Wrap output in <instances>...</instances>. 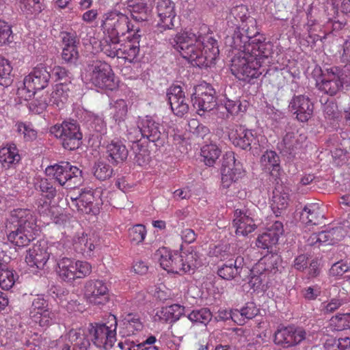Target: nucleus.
<instances>
[{
	"mask_svg": "<svg viewBox=\"0 0 350 350\" xmlns=\"http://www.w3.org/2000/svg\"><path fill=\"white\" fill-rule=\"evenodd\" d=\"M170 42L183 58L199 67L211 66L219 54L217 42L210 33L197 36L183 31L171 38Z\"/></svg>",
	"mask_w": 350,
	"mask_h": 350,
	"instance_id": "nucleus-1",
	"label": "nucleus"
},
{
	"mask_svg": "<svg viewBox=\"0 0 350 350\" xmlns=\"http://www.w3.org/2000/svg\"><path fill=\"white\" fill-rule=\"evenodd\" d=\"M154 256L164 270L178 275L193 272L202 263L200 254L191 247L180 251L161 247L157 250Z\"/></svg>",
	"mask_w": 350,
	"mask_h": 350,
	"instance_id": "nucleus-2",
	"label": "nucleus"
},
{
	"mask_svg": "<svg viewBox=\"0 0 350 350\" xmlns=\"http://www.w3.org/2000/svg\"><path fill=\"white\" fill-rule=\"evenodd\" d=\"M236 49L239 52L232 59V73L239 80L243 81L258 77L262 74L260 68L269 56L260 55L252 44Z\"/></svg>",
	"mask_w": 350,
	"mask_h": 350,
	"instance_id": "nucleus-3",
	"label": "nucleus"
},
{
	"mask_svg": "<svg viewBox=\"0 0 350 350\" xmlns=\"http://www.w3.org/2000/svg\"><path fill=\"white\" fill-rule=\"evenodd\" d=\"M10 224L16 227L8 234V239L18 247L27 245L35 239L39 231L33 212L27 208H16L10 213Z\"/></svg>",
	"mask_w": 350,
	"mask_h": 350,
	"instance_id": "nucleus-4",
	"label": "nucleus"
},
{
	"mask_svg": "<svg viewBox=\"0 0 350 350\" xmlns=\"http://www.w3.org/2000/svg\"><path fill=\"white\" fill-rule=\"evenodd\" d=\"M342 59L349 64L342 69L338 67L327 69L321 80L317 83L319 90L327 94L334 95L342 88H350V38L345 43Z\"/></svg>",
	"mask_w": 350,
	"mask_h": 350,
	"instance_id": "nucleus-5",
	"label": "nucleus"
},
{
	"mask_svg": "<svg viewBox=\"0 0 350 350\" xmlns=\"http://www.w3.org/2000/svg\"><path fill=\"white\" fill-rule=\"evenodd\" d=\"M232 40L234 49H242L252 44L260 55L269 56L270 54L271 44L265 42L263 35L258 33L256 21L252 17L239 25L234 31Z\"/></svg>",
	"mask_w": 350,
	"mask_h": 350,
	"instance_id": "nucleus-6",
	"label": "nucleus"
},
{
	"mask_svg": "<svg viewBox=\"0 0 350 350\" xmlns=\"http://www.w3.org/2000/svg\"><path fill=\"white\" fill-rule=\"evenodd\" d=\"M245 175L240 162L235 159L233 152H227L223 157L221 167V189L226 194L233 196L239 190L238 182Z\"/></svg>",
	"mask_w": 350,
	"mask_h": 350,
	"instance_id": "nucleus-7",
	"label": "nucleus"
},
{
	"mask_svg": "<svg viewBox=\"0 0 350 350\" xmlns=\"http://www.w3.org/2000/svg\"><path fill=\"white\" fill-rule=\"evenodd\" d=\"M100 27L105 36L113 38L139 31V28L132 24L126 14L116 10L109 11L103 15Z\"/></svg>",
	"mask_w": 350,
	"mask_h": 350,
	"instance_id": "nucleus-8",
	"label": "nucleus"
},
{
	"mask_svg": "<svg viewBox=\"0 0 350 350\" xmlns=\"http://www.w3.org/2000/svg\"><path fill=\"white\" fill-rule=\"evenodd\" d=\"M231 142L243 150L250 149L253 154H258L267 143L265 135L258 134L255 131L250 130L243 126H233L228 133Z\"/></svg>",
	"mask_w": 350,
	"mask_h": 350,
	"instance_id": "nucleus-9",
	"label": "nucleus"
},
{
	"mask_svg": "<svg viewBox=\"0 0 350 350\" xmlns=\"http://www.w3.org/2000/svg\"><path fill=\"white\" fill-rule=\"evenodd\" d=\"M109 325L90 323L85 328V337L90 338L93 343L99 348L105 349L112 347L116 340L117 321L115 316L109 317Z\"/></svg>",
	"mask_w": 350,
	"mask_h": 350,
	"instance_id": "nucleus-10",
	"label": "nucleus"
},
{
	"mask_svg": "<svg viewBox=\"0 0 350 350\" xmlns=\"http://www.w3.org/2000/svg\"><path fill=\"white\" fill-rule=\"evenodd\" d=\"M55 271L62 280L72 282L89 275L92 272V265L87 261L62 257L57 260Z\"/></svg>",
	"mask_w": 350,
	"mask_h": 350,
	"instance_id": "nucleus-11",
	"label": "nucleus"
},
{
	"mask_svg": "<svg viewBox=\"0 0 350 350\" xmlns=\"http://www.w3.org/2000/svg\"><path fill=\"white\" fill-rule=\"evenodd\" d=\"M70 92V84L57 83L53 88L50 96L44 98L37 96L29 103L30 111L35 113H42L48 105L61 109L67 102Z\"/></svg>",
	"mask_w": 350,
	"mask_h": 350,
	"instance_id": "nucleus-12",
	"label": "nucleus"
},
{
	"mask_svg": "<svg viewBox=\"0 0 350 350\" xmlns=\"http://www.w3.org/2000/svg\"><path fill=\"white\" fill-rule=\"evenodd\" d=\"M137 124V128H130L127 130L128 138L133 142L139 141L142 137L157 142L165 135L161 131L159 122L152 116L139 118Z\"/></svg>",
	"mask_w": 350,
	"mask_h": 350,
	"instance_id": "nucleus-13",
	"label": "nucleus"
},
{
	"mask_svg": "<svg viewBox=\"0 0 350 350\" xmlns=\"http://www.w3.org/2000/svg\"><path fill=\"white\" fill-rule=\"evenodd\" d=\"M50 133L60 140L65 149L70 150L77 148L82 139L79 127L74 121H64L61 124H55L51 127Z\"/></svg>",
	"mask_w": 350,
	"mask_h": 350,
	"instance_id": "nucleus-14",
	"label": "nucleus"
},
{
	"mask_svg": "<svg viewBox=\"0 0 350 350\" xmlns=\"http://www.w3.org/2000/svg\"><path fill=\"white\" fill-rule=\"evenodd\" d=\"M85 79L94 86L102 89L112 90L116 87L111 66L101 61H96L89 66Z\"/></svg>",
	"mask_w": 350,
	"mask_h": 350,
	"instance_id": "nucleus-15",
	"label": "nucleus"
},
{
	"mask_svg": "<svg viewBox=\"0 0 350 350\" xmlns=\"http://www.w3.org/2000/svg\"><path fill=\"white\" fill-rule=\"evenodd\" d=\"M45 174L63 186L68 181L72 182L75 185L79 183L82 171L68 162H62L48 166L45 169Z\"/></svg>",
	"mask_w": 350,
	"mask_h": 350,
	"instance_id": "nucleus-16",
	"label": "nucleus"
},
{
	"mask_svg": "<svg viewBox=\"0 0 350 350\" xmlns=\"http://www.w3.org/2000/svg\"><path fill=\"white\" fill-rule=\"evenodd\" d=\"M57 245L64 247L66 250L72 247L75 252L81 254L86 258H90L93 256L96 247V239L83 232H78L72 238L65 237L57 243Z\"/></svg>",
	"mask_w": 350,
	"mask_h": 350,
	"instance_id": "nucleus-17",
	"label": "nucleus"
},
{
	"mask_svg": "<svg viewBox=\"0 0 350 350\" xmlns=\"http://www.w3.org/2000/svg\"><path fill=\"white\" fill-rule=\"evenodd\" d=\"M191 99L193 107L197 109L200 116H203L204 112L212 110L216 105L215 91L206 83L195 87Z\"/></svg>",
	"mask_w": 350,
	"mask_h": 350,
	"instance_id": "nucleus-18",
	"label": "nucleus"
},
{
	"mask_svg": "<svg viewBox=\"0 0 350 350\" xmlns=\"http://www.w3.org/2000/svg\"><path fill=\"white\" fill-rule=\"evenodd\" d=\"M70 198L77 211L85 214L96 215L98 213L100 205L102 204L99 191H94L91 189L81 191L79 196H71Z\"/></svg>",
	"mask_w": 350,
	"mask_h": 350,
	"instance_id": "nucleus-19",
	"label": "nucleus"
},
{
	"mask_svg": "<svg viewBox=\"0 0 350 350\" xmlns=\"http://www.w3.org/2000/svg\"><path fill=\"white\" fill-rule=\"evenodd\" d=\"M57 345L61 350H88L90 342L85 329H72L57 340Z\"/></svg>",
	"mask_w": 350,
	"mask_h": 350,
	"instance_id": "nucleus-20",
	"label": "nucleus"
},
{
	"mask_svg": "<svg viewBox=\"0 0 350 350\" xmlns=\"http://www.w3.org/2000/svg\"><path fill=\"white\" fill-rule=\"evenodd\" d=\"M306 333L302 328L294 326H279L274 334L275 344L288 348L298 345L306 338Z\"/></svg>",
	"mask_w": 350,
	"mask_h": 350,
	"instance_id": "nucleus-21",
	"label": "nucleus"
},
{
	"mask_svg": "<svg viewBox=\"0 0 350 350\" xmlns=\"http://www.w3.org/2000/svg\"><path fill=\"white\" fill-rule=\"evenodd\" d=\"M155 12L157 26L161 30L172 29L174 27L176 17V4L172 0H158L156 2Z\"/></svg>",
	"mask_w": 350,
	"mask_h": 350,
	"instance_id": "nucleus-22",
	"label": "nucleus"
},
{
	"mask_svg": "<svg viewBox=\"0 0 350 350\" xmlns=\"http://www.w3.org/2000/svg\"><path fill=\"white\" fill-rule=\"evenodd\" d=\"M84 297L92 304L104 305L109 301L108 286L103 280H88L84 286Z\"/></svg>",
	"mask_w": 350,
	"mask_h": 350,
	"instance_id": "nucleus-23",
	"label": "nucleus"
},
{
	"mask_svg": "<svg viewBox=\"0 0 350 350\" xmlns=\"http://www.w3.org/2000/svg\"><path fill=\"white\" fill-rule=\"evenodd\" d=\"M30 317L42 327H47L53 322L55 314L49 310L47 301L42 295H38L33 299Z\"/></svg>",
	"mask_w": 350,
	"mask_h": 350,
	"instance_id": "nucleus-24",
	"label": "nucleus"
},
{
	"mask_svg": "<svg viewBox=\"0 0 350 350\" xmlns=\"http://www.w3.org/2000/svg\"><path fill=\"white\" fill-rule=\"evenodd\" d=\"M58 247L57 245L49 247L45 241H38L28 250L25 257L26 262L30 267L42 269L49 259L50 254H52L53 249Z\"/></svg>",
	"mask_w": 350,
	"mask_h": 350,
	"instance_id": "nucleus-25",
	"label": "nucleus"
},
{
	"mask_svg": "<svg viewBox=\"0 0 350 350\" xmlns=\"http://www.w3.org/2000/svg\"><path fill=\"white\" fill-rule=\"evenodd\" d=\"M289 111L301 122H307L313 116L314 105L308 96L294 95L288 103Z\"/></svg>",
	"mask_w": 350,
	"mask_h": 350,
	"instance_id": "nucleus-26",
	"label": "nucleus"
},
{
	"mask_svg": "<svg viewBox=\"0 0 350 350\" xmlns=\"http://www.w3.org/2000/svg\"><path fill=\"white\" fill-rule=\"evenodd\" d=\"M51 78V68L40 64L35 66L25 78V84L36 92L44 89Z\"/></svg>",
	"mask_w": 350,
	"mask_h": 350,
	"instance_id": "nucleus-27",
	"label": "nucleus"
},
{
	"mask_svg": "<svg viewBox=\"0 0 350 350\" xmlns=\"http://www.w3.org/2000/svg\"><path fill=\"white\" fill-rule=\"evenodd\" d=\"M345 236V231L340 226L332 228L329 230L321 231L319 233L312 234L307 240L310 245H334L341 241Z\"/></svg>",
	"mask_w": 350,
	"mask_h": 350,
	"instance_id": "nucleus-28",
	"label": "nucleus"
},
{
	"mask_svg": "<svg viewBox=\"0 0 350 350\" xmlns=\"http://www.w3.org/2000/svg\"><path fill=\"white\" fill-rule=\"evenodd\" d=\"M232 226L237 236H247L254 231L256 225L250 213L246 209H236L234 213Z\"/></svg>",
	"mask_w": 350,
	"mask_h": 350,
	"instance_id": "nucleus-29",
	"label": "nucleus"
},
{
	"mask_svg": "<svg viewBox=\"0 0 350 350\" xmlns=\"http://www.w3.org/2000/svg\"><path fill=\"white\" fill-rule=\"evenodd\" d=\"M168 102L173 113L178 116H183L189 110L185 93L179 85L170 87L167 93Z\"/></svg>",
	"mask_w": 350,
	"mask_h": 350,
	"instance_id": "nucleus-30",
	"label": "nucleus"
},
{
	"mask_svg": "<svg viewBox=\"0 0 350 350\" xmlns=\"http://www.w3.org/2000/svg\"><path fill=\"white\" fill-rule=\"evenodd\" d=\"M138 31H133L127 36V40L121 44L118 52V58L133 62L137 56L139 51V37Z\"/></svg>",
	"mask_w": 350,
	"mask_h": 350,
	"instance_id": "nucleus-31",
	"label": "nucleus"
},
{
	"mask_svg": "<svg viewBox=\"0 0 350 350\" xmlns=\"http://www.w3.org/2000/svg\"><path fill=\"white\" fill-rule=\"evenodd\" d=\"M105 148L109 161L113 164L122 163L127 159L129 150L123 141L120 139H111L107 143Z\"/></svg>",
	"mask_w": 350,
	"mask_h": 350,
	"instance_id": "nucleus-32",
	"label": "nucleus"
},
{
	"mask_svg": "<svg viewBox=\"0 0 350 350\" xmlns=\"http://www.w3.org/2000/svg\"><path fill=\"white\" fill-rule=\"evenodd\" d=\"M306 140L304 134L295 131H287L281 142L278 144V148L281 151L292 154L300 149Z\"/></svg>",
	"mask_w": 350,
	"mask_h": 350,
	"instance_id": "nucleus-33",
	"label": "nucleus"
},
{
	"mask_svg": "<svg viewBox=\"0 0 350 350\" xmlns=\"http://www.w3.org/2000/svg\"><path fill=\"white\" fill-rule=\"evenodd\" d=\"M185 313V308L179 304H172L156 310L153 319L155 321L175 322Z\"/></svg>",
	"mask_w": 350,
	"mask_h": 350,
	"instance_id": "nucleus-34",
	"label": "nucleus"
},
{
	"mask_svg": "<svg viewBox=\"0 0 350 350\" xmlns=\"http://www.w3.org/2000/svg\"><path fill=\"white\" fill-rule=\"evenodd\" d=\"M290 191L287 187H278L273 191L271 209L276 217L286 211L289 203Z\"/></svg>",
	"mask_w": 350,
	"mask_h": 350,
	"instance_id": "nucleus-35",
	"label": "nucleus"
},
{
	"mask_svg": "<svg viewBox=\"0 0 350 350\" xmlns=\"http://www.w3.org/2000/svg\"><path fill=\"white\" fill-rule=\"evenodd\" d=\"M260 165L272 176L277 178L280 176V157L275 151H266L260 157Z\"/></svg>",
	"mask_w": 350,
	"mask_h": 350,
	"instance_id": "nucleus-36",
	"label": "nucleus"
},
{
	"mask_svg": "<svg viewBox=\"0 0 350 350\" xmlns=\"http://www.w3.org/2000/svg\"><path fill=\"white\" fill-rule=\"evenodd\" d=\"M243 265V258L238 256L236 259L227 261L218 269V275L224 280H230L240 274Z\"/></svg>",
	"mask_w": 350,
	"mask_h": 350,
	"instance_id": "nucleus-37",
	"label": "nucleus"
},
{
	"mask_svg": "<svg viewBox=\"0 0 350 350\" xmlns=\"http://www.w3.org/2000/svg\"><path fill=\"white\" fill-rule=\"evenodd\" d=\"M323 218V211L317 203L306 205L300 215L301 221L306 225H317Z\"/></svg>",
	"mask_w": 350,
	"mask_h": 350,
	"instance_id": "nucleus-38",
	"label": "nucleus"
},
{
	"mask_svg": "<svg viewBox=\"0 0 350 350\" xmlns=\"http://www.w3.org/2000/svg\"><path fill=\"white\" fill-rule=\"evenodd\" d=\"M280 262V257L278 254L270 253L262 258L252 268L253 273H271L278 269V264Z\"/></svg>",
	"mask_w": 350,
	"mask_h": 350,
	"instance_id": "nucleus-39",
	"label": "nucleus"
},
{
	"mask_svg": "<svg viewBox=\"0 0 350 350\" xmlns=\"http://www.w3.org/2000/svg\"><path fill=\"white\" fill-rule=\"evenodd\" d=\"M151 0H132L130 2L131 16L136 21H147L150 16L151 9L148 3Z\"/></svg>",
	"mask_w": 350,
	"mask_h": 350,
	"instance_id": "nucleus-40",
	"label": "nucleus"
},
{
	"mask_svg": "<svg viewBox=\"0 0 350 350\" xmlns=\"http://www.w3.org/2000/svg\"><path fill=\"white\" fill-rule=\"evenodd\" d=\"M259 312V309L254 302H247L240 310L232 311V319L239 325L245 323L246 319H252Z\"/></svg>",
	"mask_w": 350,
	"mask_h": 350,
	"instance_id": "nucleus-41",
	"label": "nucleus"
},
{
	"mask_svg": "<svg viewBox=\"0 0 350 350\" xmlns=\"http://www.w3.org/2000/svg\"><path fill=\"white\" fill-rule=\"evenodd\" d=\"M143 327L144 325L137 315L129 314L122 321L120 333L124 336L134 335Z\"/></svg>",
	"mask_w": 350,
	"mask_h": 350,
	"instance_id": "nucleus-42",
	"label": "nucleus"
},
{
	"mask_svg": "<svg viewBox=\"0 0 350 350\" xmlns=\"http://www.w3.org/2000/svg\"><path fill=\"white\" fill-rule=\"evenodd\" d=\"M121 44L120 37L105 36L99 42V49L104 54L110 57H118Z\"/></svg>",
	"mask_w": 350,
	"mask_h": 350,
	"instance_id": "nucleus-43",
	"label": "nucleus"
},
{
	"mask_svg": "<svg viewBox=\"0 0 350 350\" xmlns=\"http://www.w3.org/2000/svg\"><path fill=\"white\" fill-rule=\"evenodd\" d=\"M21 159L18 149L14 144H9L0 148V163L4 167H10Z\"/></svg>",
	"mask_w": 350,
	"mask_h": 350,
	"instance_id": "nucleus-44",
	"label": "nucleus"
},
{
	"mask_svg": "<svg viewBox=\"0 0 350 350\" xmlns=\"http://www.w3.org/2000/svg\"><path fill=\"white\" fill-rule=\"evenodd\" d=\"M212 313L209 309L202 308L195 309L187 312V319L194 325H202L206 326L212 319Z\"/></svg>",
	"mask_w": 350,
	"mask_h": 350,
	"instance_id": "nucleus-45",
	"label": "nucleus"
},
{
	"mask_svg": "<svg viewBox=\"0 0 350 350\" xmlns=\"http://www.w3.org/2000/svg\"><path fill=\"white\" fill-rule=\"evenodd\" d=\"M17 278V275L12 269H9L6 264L0 262V286L2 289H10Z\"/></svg>",
	"mask_w": 350,
	"mask_h": 350,
	"instance_id": "nucleus-46",
	"label": "nucleus"
},
{
	"mask_svg": "<svg viewBox=\"0 0 350 350\" xmlns=\"http://www.w3.org/2000/svg\"><path fill=\"white\" fill-rule=\"evenodd\" d=\"M64 46L62 51V58L68 62H71L77 59L78 51L75 45V40L70 34H66L62 38Z\"/></svg>",
	"mask_w": 350,
	"mask_h": 350,
	"instance_id": "nucleus-47",
	"label": "nucleus"
},
{
	"mask_svg": "<svg viewBox=\"0 0 350 350\" xmlns=\"http://www.w3.org/2000/svg\"><path fill=\"white\" fill-rule=\"evenodd\" d=\"M220 153L219 148L213 144L204 145L201 148V156L204 159L205 165L208 166H213L215 164Z\"/></svg>",
	"mask_w": 350,
	"mask_h": 350,
	"instance_id": "nucleus-48",
	"label": "nucleus"
},
{
	"mask_svg": "<svg viewBox=\"0 0 350 350\" xmlns=\"http://www.w3.org/2000/svg\"><path fill=\"white\" fill-rule=\"evenodd\" d=\"M92 173L94 177L100 180L109 178L113 173V169L106 161L98 160L92 167Z\"/></svg>",
	"mask_w": 350,
	"mask_h": 350,
	"instance_id": "nucleus-49",
	"label": "nucleus"
},
{
	"mask_svg": "<svg viewBox=\"0 0 350 350\" xmlns=\"http://www.w3.org/2000/svg\"><path fill=\"white\" fill-rule=\"evenodd\" d=\"M14 129L25 141H33L37 137V131L29 122H18Z\"/></svg>",
	"mask_w": 350,
	"mask_h": 350,
	"instance_id": "nucleus-50",
	"label": "nucleus"
},
{
	"mask_svg": "<svg viewBox=\"0 0 350 350\" xmlns=\"http://www.w3.org/2000/svg\"><path fill=\"white\" fill-rule=\"evenodd\" d=\"M12 67L6 58L0 55V85L8 86L11 83L10 74Z\"/></svg>",
	"mask_w": 350,
	"mask_h": 350,
	"instance_id": "nucleus-51",
	"label": "nucleus"
},
{
	"mask_svg": "<svg viewBox=\"0 0 350 350\" xmlns=\"http://www.w3.org/2000/svg\"><path fill=\"white\" fill-rule=\"evenodd\" d=\"M111 108L113 109V118L117 122H121L124 120L128 107L126 102L123 99H119L114 102L113 104L111 103Z\"/></svg>",
	"mask_w": 350,
	"mask_h": 350,
	"instance_id": "nucleus-52",
	"label": "nucleus"
},
{
	"mask_svg": "<svg viewBox=\"0 0 350 350\" xmlns=\"http://www.w3.org/2000/svg\"><path fill=\"white\" fill-rule=\"evenodd\" d=\"M129 234L131 241L139 243L144 240L146 235V230L144 225L137 224L129 228Z\"/></svg>",
	"mask_w": 350,
	"mask_h": 350,
	"instance_id": "nucleus-53",
	"label": "nucleus"
},
{
	"mask_svg": "<svg viewBox=\"0 0 350 350\" xmlns=\"http://www.w3.org/2000/svg\"><path fill=\"white\" fill-rule=\"evenodd\" d=\"M278 241L275 235L267 233V232L258 236L256 241V246L259 248L269 250L272 246L275 245Z\"/></svg>",
	"mask_w": 350,
	"mask_h": 350,
	"instance_id": "nucleus-54",
	"label": "nucleus"
},
{
	"mask_svg": "<svg viewBox=\"0 0 350 350\" xmlns=\"http://www.w3.org/2000/svg\"><path fill=\"white\" fill-rule=\"evenodd\" d=\"M348 313L340 314L332 317L330 325L334 330L340 331L350 328V323L347 318Z\"/></svg>",
	"mask_w": 350,
	"mask_h": 350,
	"instance_id": "nucleus-55",
	"label": "nucleus"
},
{
	"mask_svg": "<svg viewBox=\"0 0 350 350\" xmlns=\"http://www.w3.org/2000/svg\"><path fill=\"white\" fill-rule=\"evenodd\" d=\"M251 271L250 279L249 281V284L254 291H265L266 287L264 284H262L263 282L265 280L266 275L265 273H253L252 269Z\"/></svg>",
	"mask_w": 350,
	"mask_h": 350,
	"instance_id": "nucleus-56",
	"label": "nucleus"
},
{
	"mask_svg": "<svg viewBox=\"0 0 350 350\" xmlns=\"http://www.w3.org/2000/svg\"><path fill=\"white\" fill-rule=\"evenodd\" d=\"M13 36L10 26L0 20V44H6L12 42Z\"/></svg>",
	"mask_w": 350,
	"mask_h": 350,
	"instance_id": "nucleus-57",
	"label": "nucleus"
},
{
	"mask_svg": "<svg viewBox=\"0 0 350 350\" xmlns=\"http://www.w3.org/2000/svg\"><path fill=\"white\" fill-rule=\"evenodd\" d=\"M16 2L21 11L27 15L39 12L36 9L39 0H16Z\"/></svg>",
	"mask_w": 350,
	"mask_h": 350,
	"instance_id": "nucleus-58",
	"label": "nucleus"
},
{
	"mask_svg": "<svg viewBox=\"0 0 350 350\" xmlns=\"http://www.w3.org/2000/svg\"><path fill=\"white\" fill-rule=\"evenodd\" d=\"M224 107L226 111L231 115H236L246 110L245 106H243L240 100H232L226 98L224 101Z\"/></svg>",
	"mask_w": 350,
	"mask_h": 350,
	"instance_id": "nucleus-59",
	"label": "nucleus"
},
{
	"mask_svg": "<svg viewBox=\"0 0 350 350\" xmlns=\"http://www.w3.org/2000/svg\"><path fill=\"white\" fill-rule=\"evenodd\" d=\"M39 187L41 191V197L52 200L55 196V189L48 183L46 179H42L40 180Z\"/></svg>",
	"mask_w": 350,
	"mask_h": 350,
	"instance_id": "nucleus-60",
	"label": "nucleus"
},
{
	"mask_svg": "<svg viewBox=\"0 0 350 350\" xmlns=\"http://www.w3.org/2000/svg\"><path fill=\"white\" fill-rule=\"evenodd\" d=\"M350 267L347 262L339 261L334 263L329 269V275L334 277L342 276L349 270Z\"/></svg>",
	"mask_w": 350,
	"mask_h": 350,
	"instance_id": "nucleus-61",
	"label": "nucleus"
},
{
	"mask_svg": "<svg viewBox=\"0 0 350 350\" xmlns=\"http://www.w3.org/2000/svg\"><path fill=\"white\" fill-rule=\"evenodd\" d=\"M36 94H38V92L34 89L28 88L27 85L25 84V80H23V84L18 88L16 91V95L20 100H27Z\"/></svg>",
	"mask_w": 350,
	"mask_h": 350,
	"instance_id": "nucleus-62",
	"label": "nucleus"
},
{
	"mask_svg": "<svg viewBox=\"0 0 350 350\" xmlns=\"http://www.w3.org/2000/svg\"><path fill=\"white\" fill-rule=\"evenodd\" d=\"M150 161V152L147 148H140L139 152H136L135 161L139 165L146 166L149 163Z\"/></svg>",
	"mask_w": 350,
	"mask_h": 350,
	"instance_id": "nucleus-63",
	"label": "nucleus"
},
{
	"mask_svg": "<svg viewBox=\"0 0 350 350\" xmlns=\"http://www.w3.org/2000/svg\"><path fill=\"white\" fill-rule=\"evenodd\" d=\"M302 293L306 299L314 300L321 295V288L317 285L308 286L303 290Z\"/></svg>",
	"mask_w": 350,
	"mask_h": 350,
	"instance_id": "nucleus-64",
	"label": "nucleus"
}]
</instances>
